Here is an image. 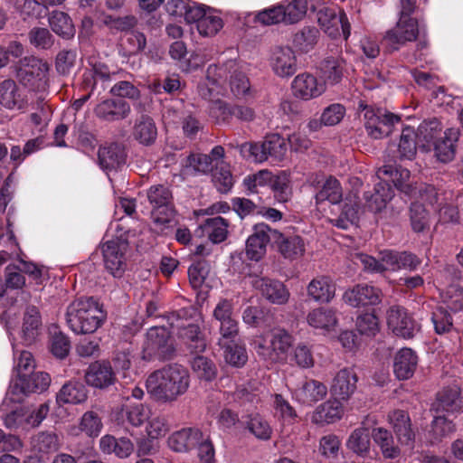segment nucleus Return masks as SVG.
<instances>
[{
  "mask_svg": "<svg viewBox=\"0 0 463 463\" xmlns=\"http://www.w3.org/2000/svg\"><path fill=\"white\" fill-rule=\"evenodd\" d=\"M192 368L196 376L201 380L211 382L217 375L215 364L204 356H196L192 363Z\"/></svg>",
  "mask_w": 463,
  "mask_h": 463,
  "instance_id": "63",
  "label": "nucleus"
},
{
  "mask_svg": "<svg viewBox=\"0 0 463 463\" xmlns=\"http://www.w3.org/2000/svg\"><path fill=\"white\" fill-rule=\"evenodd\" d=\"M270 66L279 77L292 76L297 71V58L294 51L289 47L277 48L270 58Z\"/></svg>",
  "mask_w": 463,
  "mask_h": 463,
  "instance_id": "25",
  "label": "nucleus"
},
{
  "mask_svg": "<svg viewBox=\"0 0 463 463\" xmlns=\"http://www.w3.org/2000/svg\"><path fill=\"white\" fill-rule=\"evenodd\" d=\"M128 242L122 238H115L102 245L103 260L106 269L115 278H120L127 268Z\"/></svg>",
  "mask_w": 463,
  "mask_h": 463,
  "instance_id": "10",
  "label": "nucleus"
},
{
  "mask_svg": "<svg viewBox=\"0 0 463 463\" xmlns=\"http://www.w3.org/2000/svg\"><path fill=\"white\" fill-rule=\"evenodd\" d=\"M346 447L358 456L366 457L370 450V433L365 428L355 429L346 440Z\"/></svg>",
  "mask_w": 463,
  "mask_h": 463,
  "instance_id": "52",
  "label": "nucleus"
},
{
  "mask_svg": "<svg viewBox=\"0 0 463 463\" xmlns=\"http://www.w3.org/2000/svg\"><path fill=\"white\" fill-rule=\"evenodd\" d=\"M441 131V125L437 119L423 121L418 128L417 140L418 144L426 146L438 139V134Z\"/></svg>",
  "mask_w": 463,
  "mask_h": 463,
  "instance_id": "62",
  "label": "nucleus"
},
{
  "mask_svg": "<svg viewBox=\"0 0 463 463\" xmlns=\"http://www.w3.org/2000/svg\"><path fill=\"white\" fill-rule=\"evenodd\" d=\"M418 357L411 348L401 349L394 357L393 371L397 378L406 380L411 378L417 367Z\"/></svg>",
  "mask_w": 463,
  "mask_h": 463,
  "instance_id": "40",
  "label": "nucleus"
},
{
  "mask_svg": "<svg viewBox=\"0 0 463 463\" xmlns=\"http://www.w3.org/2000/svg\"><path fill=\"white\" fill-rule=\"evenodd\" d=\"M294 336L285 328L275 327L269 332V345L262 336H258L252 343L256 354L270 364H286L293 348Z\"/></svg>",
  "mask_w": 463,
  "mask_h": 463,
  "instance_id": "6",
  "label": "nucleus"
},
{
  "mask_svg": "<svg viewBox=\"0 0 463 463\" xmlns=\"http://www.w3.org/2000/svg\"><path fill=\"white\" fill-rule=\"evenodd\" d=\"M87 390L79 382H69L65 383L57 394L58 403L80 404L87 400Z\"/></svg>",
  "mask_w": 463,
  "mask_h": 463,
  "instance_id": "46",
  "label": "nucleus"
},
{
  "mask_svg": "<svg viewBox=\"0 0 463 463\" xmlns=\"http://www.w3.org/2000/svg\"><path fill=\"white\" fill-rule=\"evenodd\" d=\"M157 136V129L153 119L147 116H141L137 119L133 137L140 144L149 146L153 144Z\"/></svg>",
  "mask_w": 463,
  "mask_h": 463,
  "instance_id": "47",
  "label": "nucleus"
},
{
  "mask_svg": "<svg viewBox=\"0 0 463 463\" xmlns=\"http://www.w3.org/2000/svg\"><path fill=\"white\" fill-rule=\"evenodd\" d=\"M51 383V377L47 373L37 372L25 378L13 379L7 392L11 402H20L30 392H43Z\"/></svg>",
  "mask_w": 463,
  "mask_h": 463,
  "instance_id": "11",
  "label": "nucleus"
},
{
  "mask_svg": "<svg viewBox=\"0 0 463 463\" xmlns=\"http://www.w3.org/2000/svg\"><path fill=\"white\" fill-rule=\"evenodd\" d=\"M364 119L368 135L378 139L389 135L392 127L399 122L400 118L381 109L375 111L373 109H364Z\"/></svg>",
  "mask_w": 463,
  "mask_h": 463,
  "instance_id": "15",
  "label": "nucleus"
},
{
  "mask_svg": "<svg viewBox=\"0 0 463 463\" xmlns=\"http://www.w3.org/2000/svg\"><path fill=\"white\" fill-rule=\"evenodd\" d=\"M43 321L40 310L34 306H28L24 311L21 337L24 345L34 343L42 333Z\"/></svg>",
  "mask_w": 463,
  "mask_h": 463,
  "instance_id": "29",
  "label": "nucleus"
},
{
  "mask_svg": "<svg viewBox=\"0 0 463 463\" xmlns=\"http://www.w3.org/2000/svg\"><path fill=\"white\" fill-rule=\"evenodd\" d=\"M270 232L269 227L263 222L254 226L252 234L246 241V255L250 260L258 261L266 254Z\"/></svg>",
  "mask_w": 463,
  "mask_h": 463,
  "instance_id": "23",
  "label": "nucleus"
},
{
  "mask_svg": "<svg viewBox=\"0 0 463 463\" xmlns=\"http://www.w3.org/2000/svg\"><path fill=\"white\" fill-rule=\"evenodd\" d=\"M213 315L220 324L218 345H224L227 340L235 339L239 335V324L234 316L232 301L221 299L214 307Z\"/></svg>",
  "mask_w": 463,
  "mask_h": 463,
  "instance_id": "14",
  "label": "nucleus"
},
{
  "mask_svg": "<svg viewBox=\"0 0 463 463\" xmlns=\"http://www.w3.org/2000/svg\"><path fill=\"white\" fill-rule=\"evenodd\" d=\"M277 243L279 252L286 259L294 260L301 257L306 250L303 239L298 235L285 236L279 233Z\"/></svg>",
  "mask_w": 463,
  "mask_h": 463,
  "instance_id": "44",
  "label": "nucleus"
},
{
  "mask_svg": "<svg viewBox=\"0 0 463 463\" xmlns=\"http://www.w3.org/2000/svg\"><path fill=\"white\" fill-rule=\"evenodd\" d=\"M228 69L233 70L230 79L232 92L236 97H244L249 92L250 82L248 78L241 71H238L235 61H231L225 66L217 67L216 65H210L208 67L206 80L198 87L199 94L203 99H212L221 93Z\"/></svg>",
  "mask_w": 463,
  "mask_h": 463,
  "instance_id": "4",
  "label": "nucleus"
},
{
  "mask_svg": "<svg viewBox=\"0 0 463 463\" xmlns=\"http://www.w3.org/2000/svg\"><path fill=\"white\" fill-rule=\"evenodd\" d=\"M0 104L9 110L24 111L28 99L14 80H5L0 83Z\"/></svg>",
  "mask_w": 463,
  "mask_h": 463,
  "instance_id": "21",
  "label": "nucleus"
},
{
  "mask_svg": "<svg viewBox=\"0 0 463 463\" xmlns=\"http://www.w3.org/2000/svg\"><path fill=\"white\" fill-rule=\"evenodd\" d=\"M14 356V372L16 377L14 379H21L29 376L35 367L34 359L32 354L28 351L19 350L17 345H13Z\"/></svg>",
  "mask_w": 463,
  "mask_h": 463,
  "instance_id": "56",
  "label": "nucleus"
},
{
  "mask_svg": "<svg viewBox=\"0 0 463 463\" xmlns=\"http://www.w3.org/2000/svg\"><path fill=\"white\" fill-rule=\"evenodd\" d=\"M372 436L384 458H393L400 454V449L394 445L392 436L388 430L377 428L373 430Z\"/></svg>",
  "mask_w": 463,
  "mask_h": 463,
  "instance_id": "58",
  "label": "nucleus"
},
{
  "mask_svg": "<svg viewBox=\"0 0 463 463\" xmlns=\"http://www.w3.org/2000/svg\"><path fill=\"white\" fill-rule=\"evenodd\" d=\"M203 439V432L198 429L185 428L172 433L167 439L168 447L175 452H185Z\"/></svg>",
  "mask_w": 463,
  "mask_h": 463,
  "instance_id": "30",
  "label": "nucleus"
},
{
  "mask_svg": "<svg viewBox=\"0 0 463 463\" xmlns=\"http://www.w3.org/2000/svg\"><path fill=\"white\" fill-rule=\"evenodd\" d=\"M388 327L397 336L411 338L419 332V325L399 306L392 307L387 313Z\"/></svg>",
  "mask_w": 463,
  "mask_h": 463,
  "instance_id": "18",
  "label": "nucleus"
},
{
  "mask_svg": "<svg viewBox=\"0 0 463 463\" xmlns=\"http://www.w3.org/2000/svg\"><path fill=\"white\" fill-rule=\"evenodd\" d=\"M307 295L315 301L329 303L335 295V285L326 276L313 279L307 285Z\"/></svg>",
  "mask_w": 463,
  "mask_h": 463,
  "instance_id": "38",
  "label": "nucleus"
},
{
  "mask_svg": "<svg viewBox=\"0 0 463 463\" xmlns=\"http://www.w3.org/2000/svg\"><path fill=\"white\" fill-rule=\"evenodd\" d=\"M182 166L184 174L192 172L208 173L213 171L211 156L205 154L190 155L182 160Z\"/></svg>",
  "mask_w": 463,
  "mask_h": 463,
  "instance_id": "57",
  "label": "nucleus"
},
{
  "mask_svg": "<svg viewBox=\"0 0 463 463\" xmlns=\"http://www.w3.org/2000/svg\"><path fill=\"white\" fill-rule=\"evenodd\" d=\"M357 376L353 369L339 370L333 379L332 394L342 401L348 400L356 389Z\"/></svg>",
  "mask_w": 463,
  "mask_h": 463,
  "instance_id": "28",
  "label": "nucleus"
},
{
  "mask_svg": "<svg viewBox=\"0 0 463 463\" xmlns=\"http://www.w3.org/2000/svg\"><path fill=\"white\" fill-rule=\"evenodd\" d=\"M327 393V387L321 382L308 379L304 381L292 393L293 398L299 403L311 406L322 401Z\"/></svg>",
  "mask_w": 463,
  "mask_h": 463,
  "instance_id": "24",
  "label": "nucleus"
},
{
  "mask_svg": "<svg viewBox=\"0 0 463 463\" xmlns=\"http://www.w3.org/2000/svg\"><path fill=\"white\" fill-rule=\"evenodd\" d=\"M103 424L100 417L95 411H86L80 418L79 427H72L70 430L71 435H79V431L85 433L88 437H98L102 430Z\"/></svg>",
  "mask_w": 463,
  "mask_h": 463,
  "instance_id": "48",
  "label": "nucleus"
},
{
  "mask_svg": "<svg viewBox=\"0 0 463 463\" xmlns=\"http://www.w3.org/2000/svg\"><path fill=\"white\" fill-rule=\"evenodd\" d=\"M49 63L35 56H26L14 65L18 82L31 91H44L49 83Z\"/></svg>",
  "mask_w": 463,
  "mask_h": 463,
  "instance_id": "7",
  "label": "nucleus"
},
{
  "mask_svg": "<svg viewBox=\"0 0 463 463\" xmlns=\"http://www.w3.org/2000/svg\"><path fill=\"white\" fill-rule=\"evenodd\" d=\"M340 401L335 397V399L329 400L317 407L311 416L312 422L325 425L341 420L345 410Z\"/></svg>",
  "mask_w": 463,
  "mask_h": 463,
  "instance_id": "31",
  "label": "nucleus"
},
{
  "mask_svg": "<svg viewBox=\"0 0 463 463\" xmlns=\"http://www.w3.org/2000/svg\"><path fill=\"white\" fill-rule=\"evenodd\" d=\"M228 222L222 217H213L205 220L196 232L199 236H205L213 243H220L228 236Z\"/></svg>",
  "mask_w": 463,
  "mask_h": 463,
  "instance_id": "41",
  "label": "nucleus"
},
{
  "mask_svg": "<svg viewBox=\"0 0 463 463\" xmlns=\"http://www.w3.org/2000/svg\"><path fill=\"white\" fill-rule=\"evenodd\" d=\"M252 286L259 290L262 297L269 302L275 305H284L288 299L290 293L283 282L269 278L257 277L252 280Z\"/></svg>",
  "mask_w": 463,
  "mask_h": 463,
  "instance_id": "19",
  "label": "nucleus"
},
{
  "mask_svg": "<svg viewBox=\"0 0 463 463\" xmlns=\"http://www.w3.org/2000/svg\"><path fill=\"white\" fill-rule=\"evenodd\" d=\"M129 104L120 99H109L101 101L95 108L98 118L106 121H118L126 118L130 113Z\"/></svg>",
  "mask_w": 463,
  "mask_h": 463,
  "instance_id": "27",
  "label": "nucleus"
},
{
  "mask_svg": "<svg viewBox=\"0 0 463 463\" xmlns=\"http://www.w3.org/2000/svg\"><path fill=\"white\" fill-rule=\"evenodd\" d=\"M147 198L154 209L152 218L157 224H165L174 218L175 211L172 205V194L164 185L151 186L147 192Z\"/></svg>",
  "mask_w": 463,
  "mask_h": 463,
  "instance_id": "13",
  "label": "nucleus"
},
{
  "mask_svg": "<svg viewBox=\"0 0 463 463\" xmlns=\"http://www.w3.org/2000/svg\"><path fill=\"white\" fill-rule=\"evenodd\" d=\"M175 347L170 332L164 326L151 327L143 345L142 359L146 362L174 357Z\"/></svg>",
  "mask_w": 463,
  "mask_h": 463,
  "instance_id": "8",
  "label": "nucleus"
},
{
  "mask_svg": "<svg viewBox=\"0 0 463 463\" xmlns=\"http://www.w3.org/2000/svg\"><path fill=\"white\" fill-rule=\"evenodd\" d=\"M307 324L314 329L323 333L334 331L337 326V317L334 309L330 307H317L307 316Z\"/></svg>",
  "mask_w": 463,
  "mask_h": 463,
  "instance_id": "37",
  "label": "nucleus"
},
{
  "mask_svg": "<svg viewBox=\"0 0 463 463\" xmlns=\"http://www.w3.org/2000/svg\"><path fill=\"white\" fill-rule=\"evenodd\" d=\"M146 422V433L149 439H160L170 430L168 419L159 412L151 411Z\"/></svg>",
  "mask_w": 463,
  "mask_h": 463,
  "instance_id": "55",
  "label": "nucleus"
},
{
  "mask_svg": "<svg viewBox=\"0 0 463 463\" xmlns=\"http://www.w3.org/2000/svg\"><path fill=\"white\" fill-rule=\"evenodd\" d=\"M50 411L47 402L39 405H22L8 412L4 418V425L13 430L28 431L38 427Z\"/></svg>",
  "mask_w": 463,
  "mask_h": 463,
  "instance_id": "9",
  "label": "nucleus"
},
{
  "mask_svg": "<svg viewBox=\"0 0 463 463\" xmlns=\"http://www.w3.org/2000/svg\"><path fill=\"white\" fill-rule=\"evenodd\" d=\"M394 192L385 181L378 182L373 193L364 194L365 206L373 213H380L386 208L388 203L393 198Z\"/></svg>",
  "mask_w": 463,
  "mask_h": 463,
  "instance_id": "36",
  "label": "nucleus"
},
{
  "mask_svg": "<svg viewBox=\"0 0 463 463\" xmlns=\"http://www.w3.org/2000/svg\"><path fill=\"white\" fill-rule=\"evenodd\" d=\"M186 46L183 42L177 41L171 44L169 54L171 58L181 62L180 67L184 71H191L203 63V60L197 53L191 55L189 60L183 61L186 56Z\"/></svg>",
  "mask_w": 463,
  "mask_h": 463,
  "instance_id": "49",
  "label": "nucleus"
},
{
  "mask_svg": "<svg viewBox=\"0 0 463 463\" xmlns=\"http://www.w3.org/2000/svg\"><path fill=\"white\" fill-rule=\"evenodd\" d=\"M389 422L392 426L399 441L411 448L415 434L411 429V419L403 411H394L389 415Z\"/></svg>",
  "mask_w": 463,
  "mask_h": 463,
  "instance_id": "33",
  "label": "nucleus"
},
{
  "mask_svg": "<svg viewBox=\"0 0 463 463\" xmlns=\"http://www.w3.org/2000/svg\"><path fill=\"white\" fill-rule=\"evenodd\" d=\"M49 24L52 31L66 38L72 37L75 30L71 18L64 13L54 11L49 18Z\"/></svg>",
  "mask_w": 463,
  "mask_h": 463,
  "instance_id": "60",
  "label": "nucleus"
},
{
  "mask_svg": "<svg viewBox=\"0 0 463 463\" xmlns=\"http://www.w3.org/2000/svg\"><path fill=\"white\" fill-rule=\"evenodd\" d=\"M459 137L458 128H448L443 137L434 142L435 156L440 162L451 161L455 156V146Z\"/></svg>",
  "mask_w": 463,
  "mask_h": 463,
  "instance_id": "39",
  "label": "nucleus"
},
{
  "mask_svg": "<svg viewBox=\"0 0 463 463\" xmlns=\"http://www.w3.org/2000/svg\"><path fill=\"white\" fill-rule=\"evenodd\" d=\"M212 114L217 118L221 117L223 121L232 118L241 120H250L253 118V111L248 107L228 106L219 102L213 107Z\"/></svg>",
  "mask_w": 463,
  "mask_h": 463,
  "instance_id": "50",
  "label": "nucleus"
},
{
  "mask_svg": "<svg viewBox=\"0 0 463 463\" xmlns=\"http://www.w3.org/2000/svg\"><path fill=\"white\" fill-rule=\"evenodd\" d=\"M319 32L314 27H305L294 36L293 43L296 48L302 52H308L317 43Z\"/></svg>",
  "mask_w": 463,
  "mask_h": 463,
  "instance_id": "61",
  "label": "nucleus"
},
{
  "mask_svg": "<svg viewBox=\"0 0 463 463\" xmlns=\"http://www.w3.org/2000/svg\"><path fill=\"white\" fill-rule=\"evenodd\" d=\"M188 23H195L199 33L207 37L215 35L223 26L215 11L199 5H194L188 14Z\"/></svg>",
  "mask_w": 463,
  "mask_h": 463,
  "instance_id": "16",
  "label": "nucleus"
},
{
  "mask_svg": "<svg viewBox=\"0 0 463 463\" xmlns=\"http://www.w3.org/2000/svg\"><path fill=\"white\" fill-rule=\"evenodd\" d=\"M32 445L38 452L50 453L59 449V438L53 432L42 431L33 438Z\"/></svg>",
  "mask_w": 463,
  "mask_h": 463,
  "instance_id": "64",
  "label": "nucleus"
},
{
  "mask_svg": "<svg viewBox=\"0 0 463 463\" xmlns=\"http://www.w3.org/2000/svg\"><path fill=\"white\" fill-rule=\"evenodd\" d=\"M106 314L93 298L72 301L67 307L66 322L75 334L94 333L103 323Z\"/></svg>",
  "mask_w": 463,
  "mask_h": 463,
  "instance_id": "3",
  "label": "nucleus"
},
{
  "mask_svg": "<svg viewBox=\"0 0 463 463\" xmlns=\"http://www.w3.org/2000/svg\"><path fill=\"white\" fill-rule=\"evenodd\" d=\"M389 422L392 426L399 441L411 448L415 434L411 429V419L403 411H394L389 415Z\"/></svg>",
  "mask_w": 463,
  "mask_h": 463,
  "instance_id": "32",
  "label": "nucleus"
},
{
  "mask_svg": "<svg viewBox=\"0 0 463 463\" xmlns=\"http://www.w3.org/2000/svg\"><path fill=\"white\" fill-rule=\"evenodd\" d=\"M234 341L235 339H229L224 345H219V346L223 349V357L228 364L241 367L248 360L247 352L243 345H239Z\"/></svg>",
  "mask_w": 463,
  "mask_h": 463,
  "instance_id": "54",
  "label": "nucleus"
},
{
  "mask_svg": "<svg viewBox=\"0 0 463 463\" xmlns=\"http://www.w3.org/2000/svg\"><path fill=\"white\" fill-rule=\"evenodd\" d=\"M86 383L95 388H106L115 382V373L109 363H93L85 374Z\"/></svg>",
  "mask_w": 463,
  "mask_h": 463,
  "instance_id": "35",
  "label": "nucleus"
},
{
  "mask_svg": "<svg viewBox=\"0 0 463 463\" xmlns=\"http://www.w3.org/2000/svg\"><path fill=\"white\" fill-rule=\"evenodd\" d=\"M354 261L361 263L365 270L376 273L396 272L402 269L414 270L420 264V260L415 254L392 250L380 251L378 259L361 252L355 253Z\"/></svg>",
  "mask_w": 463,
  "mask_h": 463,
  "instance_id": "5",
  "label": "nucleus"
},
{
  "mask_svg": "<svg viewBox=\"0 0 463 463\" xmlns=\"http://www.w3.org/2000/svg\"><path fill=\"white\" fill-rule=\"evenodd\" d=\"M288 363L303 369L313 367L315 360L311 347L306 343H298L296 346H293L292 352L289 353Z\"/></svg>",
  "mask_w": 463,
  "mask_h": 463,
  "instance_id": "59",
  "label": "nucleus"
},
{
  "mask_svg": "<svg viewBox=\"0 0 463 463\" xmlns=\"http://www.w3.org/2000/svg\"><path fill=\"white\" fill-rule=\"evenodd\" d=\"M190 386V373L182 364H171L151 373L146 380V389L157 402H175Z\"/></svg>",
  "mask_w": 463,
  "mask_h": 463,
  "instance_id": "1",
  "label": "nucleus"
},
{
  "mask_svg": "<svg viewBox=\"0 0 463 463\" xmlns=\"http://www.w3.org/2000/svg\"><path fill=\"white\" fill-rule=\"evenodd\" d=\"M180 335L192 352L203 353L206 349L207 343L199 326L189 324L183 326Z\"/></svg>",
  "mask_w": 463,
  "mask_h": 463,
  "instance_id": "51",
  "label": "nucleus"
},
{
  "mask_svg": "<svg viewBox=\"0 0 463 463\" xmlns=\"http://www.w3.org/2000/svg\"><path fill=\"white\" fill-rule=\"evenodd\" d=\"M442 303L452 312L463 310V288L458 284H450L439 288Z\"/></svg>",
  "mask_w": 463,
  "mask_h": 463,
  "instance_id": "53",
  "label": "nucleus"
},
{
  "mask_svg": "<svg viewBox=\"0 0 463 463\" xmlns=\"http://www.w3.org/2000/svg\"><path fill=\"white\" fill-rule=\"evenodd\" d=\"M317 20L322 30L330 37L335 38L341 32L345 40L350 35V24L345 13L336 14L335 9L324 8L317 14Z\"/></svg>",
  "mask_w": 463,
  "mask_h": 463,
  "instance_id": "17",
  "label": "nucleus"
},
{
  "mask_svg": "<svg viewBox=\"0 0 463 463\" xmlns=\"http://www.w3.org/2000/svg\"><path fill=\"white\" fill-rule=\"evenodd\" d=\"M419 35L418 21L411 16L400 15L396 25L388 30L383 41L392 50H398L409 42H413Z\"/></svg>",
  "mask_w": 463,
  "mask_h": 463,
  "instance_id": "12",
  "label": "nucleus"
},
{
  "mask_svg": "<svg viewBox=\"0 0 463 463\" xmlns=\"http://www.w3.org/2000/svg\"><path fill=\"white\" fill-rule=\"evenodd\" d=\"M316 199L317 203L328 201L333 204H336L343 200L341 214L331 221L336 227L346 230L357 222L361 210L358 190L351 191L343 199V190L339 181L329 177L317 194Z\"/></svg>",
  "mask_w": 463,
  "mask_h": 463,
  "instance_id": "2",
  "label": "nucleus"
},
{
  "mask_svg": "<svg viewBox=\"0 0 463 463\" xmlns=\"http://www.w3.org/2000/svg\"><path fill=\"white\" fill-rule=\"evenodd\" d=\"M293 95L302 100H310L321 96L326 91L325 83L307 72L295 77L291 84Z\"/></svg>",
  "mask_w": 463,
  "mask_h": 463,
  "instance_id": "20",
  "label": "nucleus"
},
{
  "mask_svg": "<svg viewBox=\"0 0 463 463\" xmlns=\"http://www.w3.org/2000/svg\"><path fill=\"white\" fill-rule=\"evenodd\" d=\"M345 63L339 57H327L320 64L319 70L323 83L335 85L340 82L344 76Z\"/></svg>",
  "mask_w": 463,
  "mask_h": 463,
  "instance_id": "42",
  "label": "nucleus"
},
{
  "mask_svg": "<svg viewBox=\"0 0 463 463\" xmlns=\"http://www.w3.org/2000/svg\"><path fill=\"white\" fill-rule=\"evenodd\" d=\"M460 393L461 390L456 384L444 388L438 393L437 399L432 404V410L437 413L459 411L463 407Z\"/></svg>",
  "mask_w": 463,
  "mask_h": 463,
  "instance_id": "26",
  "label": "nucleus"
},
{
  "mask_svg": "<svg viewBox=\"0 0 463 463\" xmlns=\"http://www.w3.org/2000/svg\"><path fill=\"white\" fill-rule=\"evenodd\" d=\"M99 165L104 169H113L123 165L126 160V154L119 145L111 144L99 149Z\"/></svg>",
  "mask_w": 463,
  "mask_h": 463,
  "instance_id": "45",
  "label": "nucleus"
},
{
  "mask_svg": "<svg viewBox=\"0 0 463 463\" xmlns=\"http://www.w3.org/2000/svg\"><path fill=\"white\" fill-rule=\"evenodd\" d=\"M381 299L382 291L367 284H359L353 288L347 289L343 295V300L354 307L377 305L381 302Z\"/></svg>",
  "mask_w": 463,
  "mask_h": 463,
  "instance_id": "22",
  "label": "nucleus"
},
{
  "mask_svg": "<svg viewBox=\"0 0 463 463\" xmlns=\"http://www.w3.org/2000/svg\"><path fill=\"white\" fill-rule=\"evenodd\" d=\"M151 409L142 403L125 405L118 414V420L124 424L128 422L131 426L139 427L146 421L150 416Z\"/></svg>",
  "mask_w": 463,
  "mask_h": 463,
  "instance_id": "43",
  "label": "nucleus"
},
{
  "mask_svg": "<svg viewBox=\"0 0 463 463\" xmlns=\"http://www.w3.org/2000/svg\"><path fill=\"white\" fill-rule=\"evenodd\" d=\"M376 176L380 180L389 177L394 186L405 194L411 195L415 190L410 183V171L405 168L383 165L377 170Z\"/></svg>",
  "mask_w": 463,
  "mask_h": 463,
  "instance_id": "34",
  "label": "nucleus"
}]
</instances>
